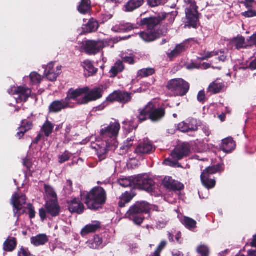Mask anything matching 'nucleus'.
<instances>
[{
  "label": "nucleus",
  "instance_id": "e2e57ef3",
  "mask_svg": "<svg viewBox=\"0 0 256 256\" xmlns=\"http://www.w3.org/2000/svg\"><path fill=\"white\" fill-rule=\"evenodd\" d=\"M184 2L188 5L186 8L196 9L198 8L196 2L194 0H184Z\"/></svg>",
  "mask_w": 256,
  "mask_h": 256
},
{
  "label": "nucleus",
  "instance_id": "de8ad7c7",
  "mask_svg": "<svg viewBox=\"0 0 256 256\" xmlns=\"http://www.w3.org/2000/svg\"><path fill=\"white\" fill-rule=\"evenodd\" d=\"M106 101L110 102H119L118 90L114 91L112 94H110L106 98Z\"/></svg>",
  "mask_w": 256,
  "mask_h": 256
},
{
  "label": "nucleus",
  "instance_id": "338daca9",
  "mask_svg": "<svg viewBox=\"0 0 256 256\" xmlns=\"http://www.w3.org/2000/svg\"><path fill=\"white\" fill-rule=\"evenodd\" d=\"M161 14H166V18H168V20L170 22V24H172L174 22L175 20V17L176 16V14L174 12H170L166 14L165 12L162 13Z\"/></svg>",
  "mask_w": 256,
  "mask_h": 256
},
{
  "label": "nucleus",
  "instance_id": "a878e982",
  "mask_svg": "<svg viewBox=\"0 0 256 256\" xmlns=\"http://www.w3.org/2000/svg\"><path fill=\"white\" fill-rule=\"evenodd\" d=\"M26 202V198L24 195L16 193L12 198V204L17 210H20Z\"/></svg>",
  "mask_w": 256,
  "mask_h": 256
},
{
  "label": "nucleus",
  "instance_id": "aec40b11",
  "mask_svg": "<svg viewBox=\"0 0 256 256\" xmlns=\"http://www.w3.org/2000/svg\"><path fill=\"white\" fill-rule=\"evenodd\" d=\"M162 184L168 190H180L184 188V186L181 183L172 179V177L166 176L162 182Z\"/></svg>",
  "mask_w": 256,
  "mask_h": 256
},
{
  "label": "nucleus",
  "instance_id": "7c9ffc66",
  "mask_svg": "<svg viewBox=\"0 0 256 256\" xmlns=\"http://www.w3.org/2000/svg\"><path fill=\"white\" fill-rule=\"evenodd\" d=\"M200 180L202 184L208 190L213 188L216 184V181L214 178H210V176H204L202 178V174L200 175Z\"/></svg>",
  "mask_w": 256,
  "mask_h": 256
},
{
  "label": "nucleus",
  "instance_id": "09e8293b",
  "mask_svg": "<svg viewBox=\"0 0 256 256\" xmlns=\"http://www.w3.org/2000/svg\"><path fill=\"white\" fill-rule=\"evenodd\" d=\"M196 250L202 256H208L209 255V249L206 246L200 245L198 247Z\"/></svg>",
  "mask_w": 256,
  "mask_h": 256
},
{
  "label": "nucleus",
  "instance_id": "49530a36",
  "mask_svg": "<svg viewBox=\"0 0 256 256\" xmlns=\"http://www.w3.org/2000/svg\"><path fill=\"white\" fill-rule=\"evenodd\" d=\"M118 183L124 188L130 186L133 184L132 178L131 180L128 178H121L118 180Z\"/></svg>",
  "mask_w": 256,
  "mask_h": 256
},
{
  "label": "nucleus",
  "instance_id": "052dcab7",
  "mask_svg": "<svg viewBox=\"0 0 256 256\" xmlns=\"http://www.w3.org/2000/svg\"><path fill=\"white\" fill-rule=\"evenodd\" d=\"M242 3L247 8H253L256 6V2L254 0H244Z\"/></svg>",
  "mask_w": 256,
  "mask_h": 256
},
{
  "label": "nucleus",
  "instance_id": "680f3d73",
  "mask_svg": "<svg viewBox=\"0 0 256 256\" xmlns=\"http://www.w3.org/2000/svg\"><path fill=\"white\" fill-rule=\"evenodd\" d=\"M198 100L199 102L204 103L206 100V94L204 90H200L197 96Z\"/></svg>",
  "mask_w": 256,
  "mask_h": 256
},
{
  "label": "nucleus",
  "instance_id": "a19ab883",
  "mask_svg": "<svg viewBox=\"0 0 256 256\" xmlns=\"http://www.w3.org/2000/svg\"><path fill=\"white\" fill-rule=\"evenodd\" d=\"M32 128V122L27 120L22 121V125L20 128V131L17 133L16 136L20 138L28 130Z\"/></svg>",
  "mask_w": 256,
  "mask_h": 256
},
{
  "label": "nucleus",
  "instance_id": "bb28decb",
  "mask_svg": "<svg viewBox=\"0 0 256 256\" xmlns=\"http://www.w3.org/2000/svg\"><path fill=\"white\" fill-rule=\"evenodd\" d=\"M235 142L231 137L223 140L220 146L221 150L226 153L231 152L235 148Z\"/></svg>",
  "mask_w": 256,
  "mask_h": 256
},
{
  "label": "nucleus",
  "instance_id": "2eb2a0df",
  "mask_svg": "<svg viewBox=\"0 0 256 256\" xmlns=\"http://www.w3.org/2000/svg\"><path fill=\"white\" fill-rule=\"evenodd\" d=\"M54 64L50 62L44 68V74L46 78L50 82L56 80L58 76L61 73V66L54 68Z\"/></svg>",
  "mask_w": 256,
  "mask_h": 256
},
{
  "label": "nucleus",
  "instance_id": "5fc2aeb1",
  "mask_svg": "<svg viewBox=\"0 0 256 256\" xmlns=\"http://www.w3.org/2000/svg\"><path fill=\"white\" fill-rule=\"evenodd\" d=\"M124 128L128 129V132H130L131 130H133L134 129H136L137 128V126H132L134 124V122L132 121H124Z\"/></svg>",
  "mask_w": 256,
  "mask_h": 256
},
{
  "label": "nucleus",
  "instance_id": "c85d7f7f",
  "mask_svg": "<svg viewBox=\"0 0 256 256\" xmlns=\"http://www.w3.org/2000/svg\"><path fill=\"white\" fill-rule=\"evenodd\" d=\"M99 26L98 22L93 18L90 19L88 22L83 25L82 27V32L84 34L94 32L97 30Z\"/></svg>",
  "mask_w": 256,
  "mask_h": 256
},
{
  "label": "nucleus",
  "instance_id": "412c9836",
  "mask_svg": "<svg viewBox=\"0 0 256 256\" xmlns=\"http://www.w3.org/2000/svg\"><path fill=\"white\" fill-rule=\"evenodd\" d=\"M102 229L101 222L99 221H94L92 224L85 226L81 230L80 234L85 236L92 233H94Z\"/></svg>",
  "mask_w": 256,
  "mask_h": 256
},
{
  "label": "nucleus",
  "instance_id": "c756f323",
  "mask_svg": "<svg viewBox=\"0 0 256 256\" xmlns=\"http://www.w3.org/2000/svg\"><path fill=\"white\" fill-rule=\"evenodd\" d=\"M125 66L120 60H118L110 71V78H115L119 73L124 71Z\"/></svg>",
  "mask_w": 256,
  "mask_h": 256
},
{
  "label": "nucleus",
  "instance_id": "2f4dec72",
  "mask_svg": "<svg viewBox=\"0 0 256 256\" xmlns=\"http://www.w3.org/2000/svg\"><path fill=\"white\" fill-rule=\"evenodd\" d=\"M49 240L46 234H39L33 236V245L36 246L44 245Z\"/></svg>",
  "mask_w": 256,
  "mask_h": 256
},
{
  "label": "nucleus",
  "instance_id": "8fccbe9b",
  "mask_svg": "<svg viewBox=\"0 0 256 256\" xmlns=\"http://www.w3.org/2000/svg\"><path fill=\"white\" fill-rule=\"evenodd\" d=\"M148 4L150 7H156L160 5H164L167 2V0H147Z\"/></svg>",
  "mask_w": 256,
  "mask_h": 256
},
{
  "label": "nucleus",
  "instance_id": "c9c22d12",
  "mask_svg": "<svg viewBox=\"0 0 256 256\" xmlns=\"http://www.w3.org/2000/svg\"><path fill=\"white\" fill-rule=\"evenodd\" d=\"M144 2V0H130L126 5V10L132 12L141 6Z\"/></svg>",
  "mask_w": 256,
  "mask_h": 256
},
{
  "label": "nucleus",
  "instance_id": "bf43d9fd",
  "mask_svg": "<svg viewBox=\"0 0 256 256\" xmlns=\"http://www.w3.org/2000/svg\"><path fill=\"white\" fill-rule=\"evenodd\" d=\"M112 14L108 13L105 12L104 14H101L100 16V20L101 23H104L108 21L109 20L111 19L112 17Z\"/></svg>",
  "mask_w": 256,
  "mask_h": 256
},
{
  "label": "nucleus",
  "instance_id": "864d4df0",
  "mask_svg": "<svg viewBox=\"0 0 256 256\" xmlns=\"http://www.w3.org/2000/svg\"><path fill=\"white\" fill-rule=\"evenodd\" d=\"M247 12H242V16L245 18H252L256 16V11L252 10V8H248Z\"/></svg>",
  "mask_w": 256,
  "mask_h": 256
},
{
  "label": "nucleus",
  "instance_id": "a18cd8bd",
  "mask_svg": "<svg viewBox=\"0 0 256 256\" xmlns=\"http://www.w3.org/2000/svg\"><path fill=\"white\" fill-rule=\"evenodd\" d=\"M54 128V124L48 120L44 123L42 127V130L46 137L49 136L52 134Z\"/></svg>",
  "mask_w": 256,
  "mask_h": 256
},
{
  "label": "nucleus",
  "instance_id": "7ed1b4c3",
  "mask_svg": "<svg viewBox=\"0 0 256 256\" xmlns=\"http://www.w3.org/2000/svg\"><path fill=\"white\" fill-rule=\"evenodd\" d=\"M150 204L146 201H138L132 205L125 214V218L140 226L145 219L144 214L150 213Z\"/></svg>",
  "mask_w": 256,
  "mask_h": 256
},
{
  "label": "nucleus",
  "instance_id": "37998d69",
  "mask_svg": "<svg viewBox=\"0 0 256 256\" xmlns=\"http://www.w3.org/2000/svg\"><path fill=\"white\" fill-rule=\"evenodd\" d=\"M156 72V70L154 68H142L139 70L137 74V77L144 78L153 75Z\"/></svg>",
  "mask_w": 256,
  "mask_h": 256
},
{
  "label": "nucleus",
  "instance_id": "6e6d98bb",
  "mask_svg": "<svg viewBox=\"0 0 256 256\" xmlns=\"http://www.w3.org/2000/svg\"><path fill=\"white\" fill-rule=\"evenodd\" d=\"M132 146V144H126L124 142V145L120 147V154H123L127 153Z\"/></svg>",
  "mask_w": 256,
  "mask_h": 256
},
{
  "label": "nucleus",
  "instance_id": "f3484780",
  "mask_svg": "<svg viewBox=\"0 0 256 256\" xmlns=\"http://www.w3.org/2000/svg\"><path fill=\"white\" fill-rule=\"evenodd\" d=\"M156 150L152 144L149 140H144L136 148L135 152L138 155L150 154Z\"/></svg>",
  "mask_w": 256,
  "mask_h": 256
},
{
  "label": "nucleus",
  "instance_id": "c03bdc74",
  "mask_svg": "<svg viewBox=\"0 0 256 256\" xmlns=\"http://www.w3.org/2000/svg\"><path fill=\"white\" fill-rule=\"evenodd\" d=\"M44 190L48 196V200H56L58 197L54 189L48 185L44 184Z\"/></svg>",
  "mask_w": 256,
  "mask_h": 256
},
{
  "label": "nucleus",
  "instance_id": "774afa93",
  "mask_svg": "<svg viewBox=\"0 0 256 256\" xmlns=\"http://www.w3.org/2000/svg\"><path fill=\"white\" fill-rule=\"evenodd\" d=\"M30 254L28 251L26 249L21 248L18 253V256H30Z\"/></svg>",
  "mask_w": 256,
  "mask_h": 256
},
{
  "label": "nucleus",
  "instance_id": "0eeeda50",
  "mask_svg": "<svg viewBox=\"0 0 256 256\" xmlns=\"http://www.w3.org/2000/svg\"><path fill=\"white\" fill-rule=\"evenodd\" d=\"M104 42L101 40H87L82 42V46L88 55L94 56L98 54L104 48Z\"/></svg>",
  "mask_w": 256,
  "mask_h": 256
},
{
  "label": "nucleus",
  "instance_id": "473e14b6",
  "mask_svg": "<svg viewBox=\"0 0 256 256\" xmlns=\"http://www.w3.org/2000/svg\"><path fill=\"white\" fill-rule=\"evenodd\" d=\"M83 67L85 70L88 72V76H94L98 72V68H94L92 62L89 60H86L84 62ZM85 75L86 76L87 74L86 73Z\"/></svg>",
  "mask_w": 256,
  "mask_h": 256
},
{
  "label": "nucleus",
  "instance_id": "9d476101",
  "mask_svg": "<svg viewBox=\"0 0 256 256\" xmlns=\"http://www.w3.org/2000/svg\"><path fill=\"white\" fill-rule=\"evenodd\" d=\"M190 153V146L188 143L184 142L177 146L171 152L172 159L178 162L188 156Z\"/></svg>",
  "mask_w": 256,
  "mask_h": 256
},
{
  "label": "nucleus",
  "instance_id": "393cba45",
  "mask_svg": "<svg viewBox=\"0 0 256 256\" xmlns=\"http://www.w3.org/2000/svg\"><path fill=\"white\" fill-rule=\"evenodd\" d=\"M140 36L144 42H150L158 38L160 34L158 30L152 31L147 30L140 33Z\"/></svg>",
  "mask_w": 256,
  "mask_h": 256
},
{
  "label": "nucleus",
  "instance_id": "f8f14e48",
  "mask_svg": "<svg viewBox=\"0 0 256 256\" xmlns=\"http://www.w3.org/2000/svg\"><path fill=\"white\" fill-rule=\"evenodd\" d=\"M230 44H232L235 48L240 50V49H248L254 46L251 40V36L247 40L246 42L245 38L242 36H238L230 40Z\"/></svg>",
  "mask_w": 256,
  "mask_h": 256
},
{
  "label": "nucleus",
  "instance_id": "f257e3e1",
  "mask_svg": "<svg viewBox=\"0 0 256 256\" xmlns=\"http://www.w3.org/2000/svg\"><path fill=\"white\" fill-rule=\"evenodd\" d=\"M81 200L91 210H98L106 204L108 197L106 190L102 187L96 186L90 192H80Z\"/></svg>",
  "mask_w": 256,
  "mask_h": 256
},
{
  "label": "nucleus",
  "instance_id": "72a5a7b5",
  "mask_svg": "<svg viewBox=\"0 0 256 256\" xmlns=\"http://www.w3.org/2000/svg\"><path fill=\"white\" fill-rule=\"evenodd\" d=\"M182 224L188 230H193L196 228V222L189 217L184 216L180 220Z\"/></svg>",
  "mask_w": 256,
  "mask_h": 256
},
{
  "label": "nucleus",
  "instance_id": "cd10ccee",
  "mask_svg": "<svg viewBox=\"0 0 256 256\" xmlns=\"http://www.w3.org/2000/svg\"><path fill=\"white\" fill-rule=\"evenodd\" d=\"M138 28L137 24L126 23L116 26L112 28V30L116 32H126L135 28Z\"/></svg>",
  "mask_w": 256,
  "mask_h": 256
},
{
  "label": "nucleus",
  "instance_id": "423d86ee",
  "mask_svg": "<svg viewBox=\"0 0 256 256\" xmlns=\"http://www.w3.org/2000/svg\"><path fill=\"white\" fill-rule=\"evenodd\" d=\"M120 128L118 122H111L110 125L102 128L100 131V136L102 138L105 140L106 142H108V138L112 140V144H115L116 139L118 136Z\"/></svg>",
  "mask_w": 256,
  "mask_h": 256
},
{
  "label": "nucleus",
  "instance_id": "4d7b16f0",
  "mask_svg": "<svg viewBox=\"0 0 256 256\" xmlns=\"http://www.w3.org/2000/svg\"><path fill=\"white\" fill-rule=\"evenodd\" d=\"M66 193L70 194L73 191L72 182L71 180H68L66 181V186L64 187Z\"/></svg>",
  "mask_w": 256,
  "mask_h": 256
},
{
  "label": "nucleus",
  "instance_id": "4468645a",
  "mask_svg": "<svg viewBox=\"0 0 256 256\" xmlns=\"http://www.w3.org/2000/svg\"><path fill=\"white\" fill-rule=\"evenodd\" d=\"M88 90H90V88L87 86L76 90L72 88H70L66 92V97L65 98V100L68 105H70L71 100L76 101V103L78 104V100L80 98H78V97L83 94H86Z\"/></svg>",
  "mask_w": 256,
  "mask_h": 256
},
{
  "label": "nucleus",
  "instance_id": "f03ea898",
  "mask_svg": "<svg viewBox=\"0 0 256 256\" xmlns=\"http://www.w3.org/2000/svg\"><path fill=\"white\" fill-rule=\"evenodd\" d=\"M138 112L139 114L137 118L140 123L148 120L152 122H158L164 118L166 114L164 108H157L156 104L152 102H149L143 108H140Z\"/></svg>",
  "mask_w": 256,
  "mask_h": 256
},
{
  "label": "nucleus",
  "instance_id": "e433bc0d",
  "mask_svg": "<svg viewBox=\"0 0 256 256\" xmlns=\"http://www.w3.org/2000/svg\"><path fill=\"white\" fill-rule=\"evenodd\" d=\"M118 93L120 103L124 104L132 101V94L131 92L119 90Z\"/></svg>",
  "mask_w": 256,
  "mask_h": 256
},
{
  "label": "nucleus",
  "instance_id": "ea45409f",
  "mask_svg": "<svg viewBox=\"0 0 256 256\" xmlns=\"http://www.w3.org/2000/svg\"><path fill=\"white\" fill-rule=\"evenodd\" d=\"M112 144L109 142H106V146L104 148H100L97 150V154L99 160L101 161L106 158V155L109 151V148Z\"/></svg>",
  "mask_w": 256,
  "mask_h": 256
},
{
  "label": "nucleus",
  "instance_id": "603ef678",
  "mask_svg": "<svg viewBox=\"0 0 256 256\" xmlns=\"http://www.w3.org/2000/svg\"><path fill=\"white\" fill-rule=\"evenodd\" d=\"M188 124V132H195L198 130L199 126L198 125L197 120L195 119H192Z\"/></svg>",
  "mask_w": 256,
  "mask_h": 256
},
{
  "label": "nucleus",
  "instance_id": "ddd939ff",
  "mask_svg": "<svg viewBox=\"0 0 256 256\" xmlns=\"http://www.w3.org/2000/svg\"><path fill=\"white\" fill-rule=\"evenodd\" d=\"M186 14L187 21L186 26L188 28H198V8L186 9Z\"/></svg>",
  "mask_w": 256,
  "mask_h": 256
},
{
  "label": "nucleus",
  "instance_id": "dca6fc26",
  "mask_svg": "<svg viewBox=\"0 0 256 256\" xmlns=\"http://www.w3.org/2000/svg\"><path fill=\"white\" fill-rule=\"evenodd\" d=\"M225 88V83L221 78H217L208 86L206 92L210 95L222 92Z\"/></svg>",
  "mask_w": 256,
  "mask_h": 256
},
{
  "label": "nucleus",
  "instance_id": "f704fd0d",
  "mask_svg": "<svg viewBox=\"0 0 256 256\" xmlns=\"http://www.w3.org/2000/svg\"><path fill=\"white\" fill-rule=\"evenodd\" d=\"M185 50L186 48L184 44H177L174 49L172 50L170 52L168 53L167 55L168 58L172 60L177 57Z\"/></svg>",
  "mask_w": 256,
  "mask_h": 256
},
{
  "label": "nucleus",
  "instance_id": "4c0bfd02",
  "mask_svg": "<svg viewBox=\"0 0 256 256\" xmlns=\"http://www.w3.org/2000/svg\"><path fill=\"white\" fill-rule=\"evenodd\" d=\"M102 238L96 234L94 235L92 239L89 241L88 244L90 247L92 249H98L100 247H102Z\"/></svg>",
  "mask_w": 256,
  "mask_h": 256
},
{
  "label": "nucleus",
  "instance_id": "4be33fe9",
  "mask_svg": "<svg viewBox=\"0 0 256 256\" xmlns=\"http://www.w3.org/2000/svg\"><path fill=\"white\" fill-rule=\"evenodd\" d=\"M46 208L47 212L53 217L56 216L60 214V208L58 200H47L46 204Z\"/></svg>",
  "mask_w": 256,
  "mask_h": 256
},
{
  "label": "nucleus",
  "instance_id": "79ce46f5",
  "mask_svg": "<svg viewBox=\"0 0 256 256\" xmlns=\"http://www.w3.org/2000/svg\"><path fill=\"white\" fill-rule=\"evenodd\" d=\"M16 246V241L15 238H8L4 244V250L5 251L12 252Z\"/></svg>",
  "mask_w": 256,
  "mask_h": 256
},
{
  "label": "nucleus",
  "instance_id": "13d9d810",
  "mask_svg": "<svg viewBox=\"0 0 256 256\" xmlns=\"http://www.w3.org/2000/svg\"><path fill=\"white\" fill-rule=\"evenodd\" d=\"M178 128L180 130L184 132H188V124L185 122H180L178 124Z\"/></svg>",
  "mask_w": 256,
  "mask_h": 256
},
{
  "label": "nucleus",
  "instance_id": "69168bd1",
  "mask_svg": "<svg viewBox=\"0 0 256 256\" xmlns=\"http://www.w3.org/2000/svg\"><path fill=\"white\" fill-rule=\"evenodd\" d=\"M123 62L128 63L130 64H134L135 63L134 58L132 56H126L122 58Z\"/></svg>",
  "mask_w": 256,
  "mask_h": 256
},
{
  "label": "nucleus",
  "instance_id": "0e129e2a",
  "mask_svg": "<svg viewBox=\"0 0 256 256\" xmlns=\"http://www.w3.org/2000/svg\"><path fill=\"white\" fill-rule=\"evenodd\" d=\"M42 80V77L37 72H33V84H40Z\"/></svg>",
  "mask_w": 256,
  "mask_h": 256
},
{
  "label": "nucleus",
  "instance_id": "39448f33",
  "mask_svg": "<svg viewBox=\"0 0 256 256\" xmlns=\"http://www.w3.org/2000/svg\"><path fill=\"white\" fill-rule=\"evenodd\" d=\"M132 182L136 188L144 190L148 192L154 191L156 183L147 174H139L132 176Z\"/></svg>",
  "mask_w": 256,
  "mask_h": 256
},
{
  "label": "nucleus",
  "instance_id": "58836bf2",
  "mask_svg": "<svg viewBox=\"0 0 256 256\" xmlns=\"http://www.w3.org/2000/svg\"><path fill=\"white\" fill-rule=\"evenodd\" d=\"M90 4V0H82L78 10L82 14H86L91 8Z\"/></svg>",
  "mask_w": 256,
  "mask_h": 256
},
{
  "label": "nucleus",
  "instance_id": "6e6552de",
  "mask_svg": "<svg viewBox=\"0 0 256 256\" xmlns=\"http://www.w3.org/2000/svg\"><path fill=\"white\" fill-rule=\"evenodd\" d=\"M166 19V14H160L157 16H150L141 19L139 22V25L145 26L147 30L154 31L156 30L162 22Z\"/></svg>",
  "mask_w": 256,
  "mask_h": 256
},
{
  "label": "nucleus",
  "instance_id": "9b49d317",
  "mask_svg": "<svg viewBox=\"0 0 256 256\" xmlns=\"http://www.w3.org/2000/svg\"><path fill=\"white\" fill-rule=\"evenodd\" d=\"M86 94L84 96L78 100V104H85L101 98L102 96V89L96 87L90 91L88 90Z\"/></svg>",
  "mask_w": 256,
  "mask_h": 256
},
{
  "label": "nucleus",
  "instance_id": "b1692460",
  "mask_svg": "<svg viewBox=\"0 0 256 256\" xmlns=\"http://www.w3.org/2000/svg\"><path fill=\"white\" fill-rule=\"evenodd\" d=\"M224 170V164H218L210 166H208L204 170L201 174H202V178L204 176H210L211 175L216 173H222Z\"/></svg>",
  "mask_w": 256,
  "mask_h": 256
},
{
  "label": "nucleus",
  "instance_id": "6ab92c4d",
  "mask_svg": "<svg viewBox=\"0 0 256 256\" xmlns=\"http://www.w3.org/2000/svg\"><path fill=\"white\" fill-rule=\"evenodd\" d=\"M71 105H68L65 98L62 100H54L49 106V110L52 112H58L62 110L72 108Z\"/></svg>",
  "mask_w": 256,
  "mask_h": 256
},
{
  "label": "nucleus",
  "instance_id": "5701e85b",
  "mask_svg": "<svg viewBox=\"0 0 256 256\" xmlns=\"http://www.w3.org/2000/svg\"><path fill=\"white\" fill-rule=\"evenodd\" d=\"M136 196V192L133 190L126 191L122 193L120 196L118 205L119 208H122L126 206Z\"/></svg>",
  "mask_w": 256,
  "mask_h": 256
},
{
  "label": "nucleus",
  "instance_id": "20e7f679",
  "mask_svg": "<svg viewBox=\"0 0 256 256\" xmlns=\"http://www.w3.org/2000/svg\"><path fill=\"white\" fill-rule=\"evenodd\" d=\"M166 87L175 96H184L188 92L190 85L182 78H174L168 81Z\"/></svg>",
  "mask_w": 256,
  "mask_h": 256
},
{
  "label": "nucleus",
  "instance_id": "3c124183",
  "mask_svg": "<svg viewBox=\"0 0 256 256\" xmlns=\"http://www.w3.org/2000/svg\"><path fill=\"white\" fill-rule=\"evenodd\" d=\"M71 157V154L67 150H66L62 155L58 156V162L60 164H63L68 161Z\"/></svg>",
  "mask_w": 256,
  "mask_h": 256
},
{
  "label": "nucleus",
  "instance_id": "1a4fd4ad",
  "mask_svg": "<svg viewBox=\"0 0 256 256\" xmlns=\"http://www.w3.org/2000/svg\"><path fill=\"white\" fill-rule=\"evenodd\" d=\"M31 92L30 89L22 86H14L8 90V94L14 96L17 103L26 102Z\"/></svg>",
  "mask_w": 256,
  "mask_h": 256
},
{
  "label": "nucleus",
  "instance_id": "a211bd4d",
  "mask_svg": "<svg viewBox=\"0 0 256 256\" xmlns=\"http://www.w3.org/2000/svg\"><path fill=\"white\" fill-rule=\"evenodd\" d=\"M68 208L72 213H76L78 214H82L85 207L80 200L77 198H74L72 200L68 202Z\"/></svg>",
  "mask_w": 256,
  "mask_h": 256
}]
</instances>
